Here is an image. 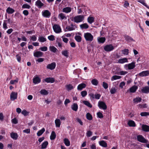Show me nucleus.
Listing matches in <instances>:
<instances>
[{"instance_id": "obj_1", "label": "nucleus", "mask_w": 149, "mask_h": 149, "mask_svg": "<svg viewBox=\"0 0 149 149\" xmlns=\"http://www.w3.org/2000/svg\"><path fill=\"white\" fill-rule=\"evenodd\" d=\"M84 16L83 15H77L74 16L72 21L76 23L82 22L84 19Z\"/></svg>"}, {"instance_id": "obj_2", "label": "nucleus", "mask_w": 149, "mask_h": 149, "mask_svg": "<svg viewBox=\"0 0 149 149\" xmlns=\"http://www.w3.org/2000/svg\"><path fill=\"white\" fill-rule=\"evenodd\" d=\"M137 139L138 141L143 143H149L148 141L141 135H139L137 136Z\"/></svg>"}, {"instance_id": "obj_3", "label": "nucleus", "mask_w": 149, "mask_h": 149, "mask_svg": "<svg viewBox=\"0 0 149 149\" xmlns=\"http://www.w3.org/2000/svg\"><path fill=\"white\" fill-rule=\"evenodd\" d=\"M84 36L86 41H91L93 40V36L89 33H84Z\"/></svg>"}, {"instance_id": "obj_4", "label": "nucleus", "mask_w": 149, "mask_h": 149, "mask_svg": "<svg viewBox=\"0 0 149 149\" xmlns=\"http://www.w3.org/2000/svg\"><path fill=\"white\" fill-rule=\"evenodd\" d=\"M77 27V25L71 22L70 25L66 26L65 29H67L68 31H70L75 30Z\"/></svg>"}, {"instance_id": "obj_5", "label": "nucleus", "mask_w": 149, "mask_h": 149, "mask_svg": "<svg viewBox=\"0 0 149 149\" xmlns=\"http://www.w3.org/2000/svg\"><path fill=\"white\" fill-rule=\"evenodd\" d=\"M54 31L56 33H58L61 32V29L59 25L55 24L53 26Z\"/></svg>"}, {"instance_id": "obj_6", "label": "nucleus", "mask_w": 149, "mask_h": 149, "mask_svg": "<svg viewBox=\"0 0 149 149\" xmlns=\"http://www.w3.org/2000/svg\"><path fill=\"white\" fill-rule=\"evenodd\" d=\"M114 49V47L111 44L107 45L104 46V49L106 52H110Z\"/></svg>"}, {"instance_id": "obj_7", "label": "nucleus", "mask_w": 149, "mask_h": 149, "mask_svg": "<svg viewBox=\"0 0 149 149\" xmlns=\"http://www.w3.org/2000/svg\"><path fill=\"white\" fill-rule=\"evenodd\" d=\"M98 106L100 109H102L104 110L106 109L107 106L104 102L99 101L98 102Z\"/></svg>"}, {"instance_id": "obj_8", "label": "nucleus", "mask_w": 149, "mask_h": 149, "mask_svg": "<svg viewBox=\"0 0 149 149\" xmlns=\"http://www.w3.org/2000/svg\"><path fill=\"white\" fill-rule=\"evenodd\" d=\"M42 16L46 18H49L50 17L51 15V13L48 10H45L44 11L42 12Z\"/></svg>"}, {"instance_id": "obj_9", "label": "nucleus", "mask_w": 149, "mask_h": 149, "mask_svg": "<svg viewBox=\"0 0 149 149\" xmlns=\"http://www.w3.org/2000/svg\"><path fill=\"white\" fill-rule=\"evenodd\" d=\"M135 67V63L134 62H132L130 63H129L128 65L126 64L124 66V67L126 68L128 67V70H131L133 69Z\"/></svg>"}, {"instance_id": "obj_10", "label": "nucleus", "mask_w": 149, "mask_h": 149, "mask_svg": "<svg viewBox=\"0 0 149 149\" xmlns=\"http://www.w3.org/2000/svg\"><path fill=\"white\" fill-rule=\"evenodd\" d=\"M17 93L12 92L10 95V99L12 101H14L17 98Z\"/></svg>"}, {"instance_id": "obj_11", "label": "nucleus", "mask_w": 149, "mask_h": 149, "mask_svg": "<svg viewBox=\"0 0 149 149\" xmlns=\"http://www.w3.org/2000/svg\"><path fill=\"white\" fill-rule=\"evenodd\" d=\"M56 66V63L55 62H53L51 64H48L47 66V68L51 70L55 68Z\"/></svg>"}, {"instance_id": "obj_12", "label": "nucleus", "mask_w": 149, "mask_h": 149, "mask_svg": "<svg viewBox=\"0 0 149 149\" xmlns=\"http://www.w3.org/2000/svg\"><path fill=\"white\" fill-rule=\"evenodd\" d=\"M149 74V71L145 70L143 71L139 74V75L141 77H146Z\"/></svg>"}, {"instance_id": "obj_13", "label": "nucleus", "mask_w": 149, "mask_h": 149, "mask_svg": "<svg viewBox=\"0 0 149 149\" xmlns=\"http://www.w3.org/2000/svg\"><path fill=\"white\" fill-rule=\"evenodd\" d=\"M138 88L137 86L134 85L130 88L129 90H128L127 92H128L129 91L130 93H134L135 92Z\"/></svg>"}, {"instance_id": "obj_14", "label": "nucleus", "mask_w": 149, "mask_h": 149, "mask_svg": "<svg viewBox=\"0 0 149 149\" xmlns=\"http://www.w3.org/2000/svg\"><path fill=\"white\" fill-rule=\"evenodd\" d=\"M11 137L14 140H16L17 139L18 136L17 134L13 132H12L10 134Z\"/></svg>"}, {"instance_id": "obj_15", "label": "nucleus", "mask_w": 149, "mask_h": 149, "mask_svg": "<svg viewBox=\"0 0 149 149\" xmlns=\"http://www.w3.org/2000/svg\"><path fill=\"white\" fill-rule=\"evenodd\" d=\"M44 5L40 0H38L35 2V5L39 8H41Z\"/></svg>"}, {"instance_id": "obj_16", "label": "nucleus", "mask_w": 149, "mask_h": 149, "mask_svg": "<svg viewBox=\"0 0 149 149\" xmlns=\"http://www.w3.org/2000/svg\"><path fill=\"white\" fill-rule=\"evenodd\" d=\"M45 81L47 83H54L55 81L54 78L52 77H47L46 78L45 80Z\"/></svg>"}, {"instance_id": "obj_17", "label": "nucleus", "mask_w": 149, "mask_h": 149, "mask_svg": "<svg viewBox=\"0 0 149 149\" xmlns=\"http://www.w3.org/2000/svg\"><path fill=\"white\" fill-rule=\"evenodd\" d=\"M142 93H149V86H146L143 87L141 89Z\"/></svg>"}, {"instance_id": "obj_18", "label": "nucleus", "mask_w": 149, "mask_h": 149, "mask_svg": "<svg viewBox=\"0 0 149 149\" xmlns=\"http://www.w3.org/2000/svg\"><path fill=\"white\" fill-rule=\"evenodd\" d=\"M43 55V53L40 51H36L33 54L34 56L37 58L42 57Z\"/></svg>"}, {"instance_id": "obj_19", "label": "nucleus", "mask_w": 149, "mask_h": 149, "mask_svg": "<svg viewBox=\"0 0 149 149\" xmlns=\"http://www.w3.org/2000/svg\"><path fill=\"white\" fill-rule=\"evenodd\" d=\"M143 131L145 132H149V126L146 125H143L141 126Z\"/></svg>"}, {"instance_id": "obj_20", "label": "nucleus", "mask_w": 149, "mask_h": 149, "mask_svg": "<svg viewBox=\"0 0 149 149\" xmlns=\"http://www.w3.org/2000/svg\"><path fill=\"white\" fill-rule=\"evenodd\" d=\"M86 85L84 83H81L79 84L77 87V89L78 90L81 91L83 88L86 87Z\"/></svg>"}, {"instance_id": "obj_21", "label": "nucleus", "mask_w": 149, "mask_h": 149, "mask_svg": "<svg viewBox=\"0 0 149 149\" xmlns=\"http://www.w3.org/2000/svg\"><path fill=\"white\" fill-rule=\"evenodd\" d=\"M72 10L71 8L70 7H66L63 8L62 11L63 12L68 13H70Z\"/></svg>"}, {"instance_id": "obj_22", "label": "nucleus", "mask_w": 149, "mask_h": 149, "mask_svg": "<svg viewBox=\"0 0 149 149\" xmlns=\"http://www.w3.org/2000/svg\"><path fill=\"white\" fill-rule=\"evenodd\" d=\"M40 79L38 77H35L33 79V82L35 84L40 83Z\"/></svg>"}, {"instance_id": "obj_23", "label": "nucleus", "mask_w": 149, "mask_h": 149, "mask_svg": "<svg viewBox=\"0 0 149 149\" xmlns=\"http://www.w3.org/2000/svg\"><path fill=\"white\" fill-rule=\"evenodd\" d=\"M124 38L126 40L129 42L134 41V40L131 37L127 35H125Z\"/></svg>"}, {"instance_id": "obj_24", "label": "nucleus", "mask_w": 149, "mask_h": 149, "mask_svg": "<svg viewBox=\"0 0 149 149\" xmlns=\"http://www.w3.org/2000/svg\"><path fill=\"white\" fill-rule=\"evenodd\" d=\"M15 11L14 9L12 8L8 7L6 10V12L9 14H11L14 13Z\"/></svg>"}, {"instance_id": "obj_25", "label": "nucleus", "mask_w": 149, "mask_h": 149, "mask_svg": "<svg viewBox=\"0 0 149 149\" xmlns=\"http://www.w3.org/2000/svg\"><path fill=\"white\" fill-rule=\"evenodd\" d=\"M87 21L88 23L91 24L95 21L94 18L93 17L90 16L87 18Z\"/></svg>"}, {"instance_id": "obj_26", "label": "nucleus", "mask_w": 149, "mask_h": 149, "mask_svg": "<svg viewBox=\"0 0 149 149\" xmlns=\"http://www.w3.org/2000/svg\"><path fill=\"white\" fill-rule=\"evenodd\" d=\"M141 98L139 97H136L134 98L133 100L134 103L137 104L141 102Z\"/></svg>"}, {"instance_id": "obj_27", "label": "nucleus", "mask_w": 149, "mask_h": 149, "mask_svg": "<svg viewBox=\"0 0 149 149\" xmlns=\"http://www.w3.org/2000/svg\"><path fill=\"white\" fill-rule=\"evenodd\" d=\"M127 59L126 58H120L118 60V63H123L125 62H127Z\"/></svg>"}, {"instance_id": "obj_28", "label": "nucleus", "mask_w": 149, "mask_h": 149, "mask_svg": "<svg viewBox=\"0 0 149 149\" xmlns=\"http://www.w3.org/2000/svg\"><path fill=\"white\" fill-rule=\"evenodd\" d=\"M80 27L81 29H86L89 27V26L87 23H85L81 24L80 25Z\"/></svg>"}, {"instance_id": "obj_29", "label": "nucleus", "mask_w": 149, "mask_h": 149, "mask_svg": "<svg viewBox=\"0 0 149 149\" xmlns=\"http://www.w3.org/2000/svg\"><path fill=\"white\" fill-rule=\"evenodd\" d=\"M130 127H134L136 126V124L132 120H129L127 123Z\"/></svg>"}, {"instance_id": "obj_30", "label": "nucleus", "mask_w": 149, "mask_h": 149, "mask_svg": "<svg viewBox=\"0 0 149 149\" xmlns=\"http://www.w3.org/2000/svg\"><path fill=\"white\" fill-rule=\"evenodd\" d=\"M78 108V106L77 103H74L71 106L72 109L75 111H77Z\"/></svg>"}, {"instance_id": "obj_31", "label": "nucleus", "mask_w": 149, "mask_h": 149, "mask_svg": "<svg viewBox=\"0 0 149 149\" xmlns=\"http://www.w3.org/2000/svg\"><path fill=\"white\" fill-rule=\"evenodd\" d=\"M83 103L88 107L91 108L92 107V105L88 101L86 100H84L83 101Z\"/></svg>"}, {"instance_id": "obj_32", "label": "nucleus", "mask_w": 149, "mask_h": 149, "mask_svg": "<svg viewBox=\"0 0 149 149\" xmlns=\"http://www.w3.org/2000/svg\"><path fill=\"white\" fill-rule=\"evenodd\" d=\"M100 145L103 147H106L107 146V144L104 140L101 141L99 142Z\"/></svg>"}, {"instance_id": "obj_33", "label": "nucleus", "mask_w": 149, "mask_h": 149, "mask_svg": "<svg viewBox=\"0 0 149 149\" xmlns=\"http://www.w3.org/2000/svg\"><path fill=\"white\" fill-rule=\"evenodd\" d=\"M38 40L40 42H44L46 41V39L43 36H39L38 37Z\"/></svg>"}, {"instance_id": "obj_34", "label": "nucleus", "mask_w": 149, "mask_h": 149, "mask_svg": "<svg viewBox=\"0 0 149 149\" xmlns=\"http://www.w3.org/2000/svg\"><path fill=\"white\" fill-rule=\"evenodd\" d=\"M45 130V129L44 128H42L41 130L38 132L37 134V135L38 136H40L44 132Z\"/></svg>"}, {"instance_id": "obj_35", "label": "nucleus", "mask_w": 149, "mask_h": 149, "mask_svg": "<svg viewBox=\"0 0 149 149\" xmlns=\"http://www.w3.org/2000/svg\"><path fill=\"white\" fill-rule=\"evenodd\" d=\"M55 123L56 127H60L61 122L59 119H56L55 121Z\"/></svg>"}, {"instance_id": "obj_36", "label": "nucleus", "mask_w": 149, "mask_h": 149, "mask_svg": "<svg viewBox=\"0 0 149 149\" xmlns=\"http://www.w3.org/2000/svg\"><path fill=\"white\" fill-rule=\"evenodd\" d=\"M56 42L57 43L58 46L61 48L62 47L61 39L59 38H57Z\"/></svg>"}, {"instance_id": "obj_37", "label": "nucleus", "mask_w": 149, "mask_h": 149, "mask_svg": "<svg viewBox=\"0 0 149 149\" xmlns=\"http://www.w3.org/2000/svg\"><path fill=\"white\" fill-rule=\"evenodd\" d=\"M48 144V143L47 141H45L43 142L41 144V149H43L45 148Z\"/></svg>"}, {"instance_id": "obj_38", "label": "nucleus", "mask_w": 149, "mask_h": 149, "mask_svg": "<svg viewBox=\"0 0 149 149\" xmlns=\"http://www.w3.org/2000/svg\"><path fill=\"white\" fill-rule=\"evenodd\" d=\"M56 134L54 131H52V132L51 135L50 136V139L51 140H54L56 137Z\"/></svg>"}, {"instance_id": "obj_39", "label": "nucleus", "mask_w": 149, "mask_h": 149, "mask_svg": "<svg viewBox=\"0 0 149 149\" xmlns=\"http://www.w3.org/2000/svg\"><path fill=\"white\" fill-rule=\"evenodd\" d=\"M49 48L50 50L54 53H55L57 51V49L54 46H50Z\"/></svg>"}, {"instance_id": "obj_40", "label": "nucleus", "mask_w": 149, "mask_h": 149, "mask_svg": "<svg viewBox=\"0 0 149 149\" xmlns=\"http://www.w3.org/2000/svg\"><path fill=\"white\" fill-rule=\"evenodd\" d=\"M62 54L67 58L69 57L68 51L67 50L63 51L62 52Z\"/></svg>"}, {"instance_id": "obj_41", "label": "nucleus", "mask_w": 149, "mask_h": 149, "mask_svg": "<svg viewBox=\"0 0 149 149\" xmlns=\"http://www.w3.org/2000/svg\"><path fill=\"white\" fill-rule=\"evenodd\" d=\"M92 84L95 86H97L98 83V80L96 79H93L91 81Z\"/></svg>"}, {"instance_id": "obj_42", "label": "nucleus", "mask_w": 149, "mask_h": 149, "mask_svg": "<svg viewBox=\"0 0 149 149\" xmlns=\"http://www.w3.org/2000/svg\"><path fill=\"white\" fill-rule=\"evenodd\" d=\"M75 40L78 42H80L81 40V38L79 36H75L74 37Z\"/></svg>"}, {"instance_id": "obj_43", "label": "nucleus", "mask_w": 149, "mask_h": 149, "mask_svg": "<svg viewBox=\"0 0 149 149\" xmlns=\"http://www.w3.org/2000/svg\"><path fill=\"white\" fill-rule=\"evenodd\" d=\"M64 143L65 145L67 146H69L70 145V142L68 139L67 138H65L64 140Z\"/></svg>"}, {"instance_id": "obj_44", "label": "nucleus", "mask_w": 149, "mask_h": 149, "mask_svg": "<svg viewBox=\"0 0 149 149\" xmlns=\"http://www.w3.org/2000/svg\"><path fill=\"white\" fill-rule=\"evenodd\" d=\"M65 87L68 91L71 90L73 89L74 88L73 86L71 84L67 85Z\"/></svg>"}, {"instance_id": "obj_45", "label": "nucleus", "mask_w": 149, "mask_h": 149, "mask_svg": "<svg viewBox=\"0 0 149 149\" xmlns=\"http://www.w3.org/2000/svg\"><path fill=\"white\" fill-rule=\"evenodd\" d=\"M58 17H60V19L61 20L66 19V17L65 16V14L62 13L59 14Z\"/></svg>"}, {"instance_id": "obj_46", "label": "nucleus", "mask_w": 149, "mask_h": 149, "mask_svg": "<svg viewBox=\"0 0 149 149\" xmlns=\"http://www.w3.org/2000/svg\"><path fill=\"white\" fill-rule=\"evenodd\" d=\"M121 78V77L120 76L115 75L112 76L111 77V80L112 81L114 80L119 79Z\"/></svg>"}, {"instance_id": "obj_47", "label": "nucleus", "mask_w": 149, "mask_h": 149, "mask_svg": "<svg viewBox=\"0 0 149 149\" xmlns=\"http://www.w3.org/2000/svg\"><path fill=\"white\" fill-rule=\"evenodd\" d=\"M106 40V39L105 37H101L98 39V42L100 43H104Z\"/></svg>"}, {"instance_id": "obj_48", "label": "nucleus", "mask_w": 149, "mask_h": 149, "mask_svg": "<svg viewBox=\"0 0 149 149\" xmlns=\"http://www.w3.org/2000/svg\"><path fill=\"white\" fill-rule=\"evenodd\" d=\"M87 119L89 120H91L92 119L93 117L92 115L89 113H87L86 115Z\"/></svg>"}, {"instance_id": "obj_49", "label": "nucleus", "mask_w": 149, "mask_h": 149, "mask_svg": "<svg viewBox=\"0 0 149 149\" xmlns=\"http://www.w3.org/2000/svg\"><path fill=\"white\" fill-rule=\"evenodd\" d=\"M40 93L41 94L43 95H47L48 94L47 91L45 89L41 90L40 91Z\"/></svg>"}, {"instance_id": "obj_50", "label": "nucleus", "mask_w": 149, "mask_h": 149, "mask_svg": "<svg viewBox=\"0 0 149 149\" xmlns=\"http://www.w3.org/2000/svg\"><path fill=\"white\" fill-rule=\"evenodd\" d=\"M31 6L30 5L27 4H24L22 6V8H23L29 9Z\"/></svg>"}, {"instance_id": "obj_51", "label": "nucleus", "mask_w": 149, "mask_h": 149, "mask_svg": "<svg viewBox=\"0 0 149 149\" xmlns=\"http://www.w3.org/2000/svg\"><path fill=\"white\" fill-rule=\"evenodd\" d=\"M140 115L142 116H146L149 115V113L147 112H142L141 113Z\"/></svg>"}, {"instance_id": "obj_52", "label": "nucleus", "mask_w": 149, "mask_h": 149, "mask_svg": "<svg viewBox=\"0 0 149 149\" xmlns=\"http://www.w3.org/2000/svg\"><path fill=\"white\" fill-rule=\"evenodd\" d=\"M54 37H55L53 35H51L50 36H49L48 37V38L49 40L53 41L55 40Z\"/></svg>"}, {"instance_id": "obj_53", "label": "nucleus", "mask_w": 149, "mask_h": 149, "mask_svg": "<svg viewBox=\"0 0 149 149\" xmlns=\"http://www.w3.org/2000/svg\"><path fill=\"white\" fill-rule=\"evenodd\" d=\"M123 53L125 55H127L129 53V50L128 49H125L122 50Z\"/></svg>"}, {"instance_id": "obj_54", "label": "nucleus", "mask_w": 149, "mask_h": 149, "mask_svg": "<svg viewBox=\"0 0 149 149\" xmlns=\"http://www.w3.org/2000/svg\"><path fill=\"white\" fill-rule=\"evenodd\" d=\"M110 93L111 94H114L116 92V89L114 88H112L110 91Z\"/></svg>"}, {"instance_id": "obj_55", "label": "nucleus", "mask_w": 149, "mask_h": 149, "mask_svg": "<svg viewBox=\"0 0 149 149\" xmlns=\"http://www.w3.org/2000/svg\"><path fill=\"white\" fill-rule=\"evenodd\" d=\"M102 86L105 89L107 88L108 87V84L105 82H103Z\"/></svg>"}, {"instance_id": "obj_56", "label": "nucleus", "mask_w": 149, "mask_h": 149, "mask_svg": "<svg viewBox=\"0 0 149 149\" xmlns=\"http://www.w3.org/2000/svg\"><path fill=\"white\" fill-rule=\"evenodd\" d=\"M81 95L83 97H85L87 95V92L86 91H84L81 92Z\"/></svg>"}, {"instance_id": "obj_57", "label": "nucleus", "mask_w": 149, "mask_h": 149, "mask_svg": "<svg viewBox=\"0 0 149 149\" xmlns=\"http://www.w3.org/2000/svg\"><path fill=\"white\" fill-rule=\"evenodd\" d=\"M39 49L42 51H46L47 50V47L45 46L40 47Z\"/></svg>"}, {"instance_id": "obj_58", "label": "nucleus", "mask_w": 149, "mask_h": 149, "mask_svg": "<svg viewBox=\"0 0 149 149\" xmlns=\"http://www.w3.org/2000/svg\"><path fill=\"white\" fill-rule=\"evenodd\" d=\"M97 117L99 118H102L103 117V114L100 112H98L97 113Z\"/></svg>"}, {"instance_id": "obj_59", "label": "nucleus", "mask_w": 149, "mask_h": 149, "mask_svg": "<svg viewBox=\"0 0 149 149\" xmlns=\"http://www.w3.org/2000/svg\"><path fill=\"white\" fill-rule=\"evenodd\" d=\"M139 106L140 108H146L147 107L146 104H139Z\"/></svg>"}, {"instance_id": "obj_60", "label": "nucleus", "mask_w": 149, "mask_h": 149, "mask_svg": "<svg viewBox=\"0 0 149 149\" xmlns=\"http://www.w3.org/2000/svg\"><path fill=\"white\" fill-rule=\"evenodd\" d=\"M17 59V61L20 62L21 60V56L19 54H17L16 55Z\"/></svg>"}, {"instance_id": "obj_61", "label": "nucleus", "mask_w": 149, "mask_h": 149, "mask_svg": "<svg viewBox=\"0 0 149 149\" xmlns=\"http://www.w3.org/2000/svg\"><path fill=\"white\" fill-rule=\"evenodd\" d=\"M7 20H4L3 24V28L5 29H6L8 28V27L7 26V23L6 22H7Z\"/></svg>"}, {"instance_id": "obj_62", "label": "nucleus", "mask_w": 149, "mask_h": 149, "mask_svg": "<svg viewBox=\"0 0 149 149\" xmlns=\"http://www.w3.org/2000/svg\"><path fill=\"white\" fill-rule=\"evenodd\" d=\"M101 97V95L99 94H96L94 96V98L96 99H99Z\"/></svg>"}, {"instance_id": "obj_63", "label": "nucleus", "mask_w": 149, "mask_h": 149, "mask_svg": "<svg viewBox=\"0 0 149 149\" xmlns=\"http://www.w3.org/2000/svg\"><path fill=\"white\" fill-rule=\"evenodd\" d=\"M89 95L91 99L93 100L94 99L95 95L93 93H91L89 94Z\"/></svg>"}, {"instance_id": "obj_64", "label": "nucleus", "mask_w": 149, "mask_h": 149, "mask_svg": "<svg viewBox=\"0 0 149 149\" xmlns=\"http://www.w3.org/2000/svg\"><path fill=\"white\" fill-rule=\"evenodd\" d=\"M92 134V132L90 131H88L87 132V136L88 137H90L91 136Z\"/></svg>"}]
</instances>
